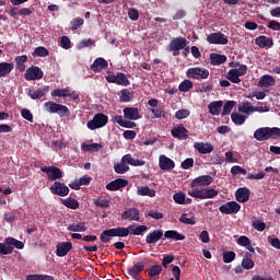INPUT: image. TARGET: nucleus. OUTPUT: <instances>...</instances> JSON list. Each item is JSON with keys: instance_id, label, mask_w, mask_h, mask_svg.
<instances>
[{"instance_id": "f257e3e1", "label": "nucleus", "mask_w": 280, "mask_h": 280, "mask_svg": "<svg viewBox=\"0 0 280 280\" xmlns=\"http://www.w3.org/2000/svg\"><path fill=\"white\" fill-rule=\"evenodd\" d=\"M163 237L167 240H173V241H185L186 237L184 234H179L178 231L176 230H153L150 234L147 235L145 237V243L147 244H156L159 241L163 240Z\"/></svg>"}, {"instance_id": "f03ea898", "label": "nucleus", "mask_w": 280, "mask_h": 280, "mask_svg": "<svg viewBox=\"0 0 280 280\" xmlns=\"http://www.w3.org/2000/svg\"><path fill=\"white\" fill-rule=\"evenodd\" d=\"M127 236H129V229L125 226H117L110 230H104L101 233L100 238L103 244H109L113 237L124 238Z\"/></svg>"}, {"instance_id": "7ed1b4c3", "label": "nucleus", "mask_w": 280, "mask_h": 280, "mask_svg": "<svg viewBox=\"0 0 280 280\" xmlns=\"http://www.w3.org/2000/svg\"><path fill=\"white\" fill-rule=\"evenodd\" d=\"M254 138L256 141H268L270 138L277 140L280 138V128L261 127L255 130Z\"/></svg>"}, {"instance_id": "20e7f679", "label": "nucleus", "mask_w": 280, "mask_h": 280, "mask_svg": "<svg viewBox=\"0 0 280 280\" xmlns=\"http://www.w3.org/2000/svg\"><path fill=\"white\" fill-rule=\"evenodd\" d=\"M150 260L149 258L141 257L137 260V262H133L132 267H127V272L129 276H131L132 279L138 280L141 272L144 271L147 266H149Z\"/></svg>"}, {"instance_id": "39448f33", "label": "nucleus", "mask_w": 280, "mask_h": 280, "mask_svg": "<svg viewBox=\"0 0 280 280\" xmlns=\"http://www.w3.org/2000/svg\"><path fill=\"white\" fill-rule=\"evenodd\" d=\"M188 196L191 198H197L200 200L215 198L219 195V191L214 188H202V189H192L187 191Z\"/></svg>"}, {"instance_id": "423d86ee", "label": "nucleus", "mask_w": 280, "mask_h": 280, "mask_svg": "<svg viewBox=\"0 0 280 280\" xmlns=\"http://www.w3.org/2000/svg\"><path fill=\"white\" fill-rule=\"evenodd\" d=\"M44 107H46V110L49 114H58L59 117H70L71 112L70 109L62 104L48 102L44 104Z\"/></svg>"}, {"instance_id": "0eeeda50", "label": "nucleus", "mask_w": 280, "mask_h": 280, "mask_svg": "<svg viewBox=\"0 0 280 280\" xmlns=\"http://www.w3.org/2000/svg\"><path fill=\"white\" fill-rule=\"evenodd\" d=\"M108 121H109L108 116L102 113H97V114H94L92 120L88 121L86 127L88 129L96 130V129L104 128Z\"/></svg>"}, {"instance_id": "6e6552de", "label": "nucleus", "mask_w": 280, "mask_h": 280, "mask_svg": "<svg viewBox=\"0 0 280 280\" xmlns=\"http://www.w3.org/2000/svg\"><path fill=\"white\" fill-rule=\"evenodd\" d=\"M209 75H210L209 70L200 67L188 68L186 71V77L188 79H192L197 81L209 79Z\"/></svg>"}, {"instance_id": "1a4fd4ad", "label": "nucleus", "mask_w": 280, "mask_h": 280, "mask_svg": "<svg viewBox=\"0 0 280 280\" xmlns=\"http://www.w3.org/2000/svg\"><path fill=\"white\" fill-rule=\"evenodd\" d=\"M106 81L108 83H114V84H117L120 86H129L130 85V81H129V79H127V77L124 72H117L116 75L108 74L106 77Z\"/></svg>"}, {"instance_id": "9d476101", "label": "nucleus", "mask_w": 280, "mask_h": 280, "mask_svg": "<svg viewBox=\"0 0 280 280\" xmlns=\"http://www.w3.org/2000/svg\"><path fill=\"white\" fill-rule=\"evenodd\" d=\"M43 77L44 72L37 66L27 68L26 72L24 73V79H26V81H38L42 80Z\"/></svg>"}, {"instance_id": "9b49d317", "label": "nucleus", "mask_w": 280, "mask_h": 280, "mask_svg": "<svg viewBox=\"0 0 280 280\" xmlns=\"http://www.w3.org/2000/svg\"><path fill=\"white\" fill-rule=\"evenodd\" d=\"M207 42L210 45H228L229 38L221 32L207 35Z\"/></svg>"}, {"instance_id": "f8f14e48", "label": "nucleus", "mask_w": 280, "mask_h": 280, "mask_svg": "<svg viewBox=\"0 0 280 280\" xmlns=\"http://www.w3.org/2000/svg\"><path fill=\"white\" fill-rule=\"evenodd\" d=\"M49 190L51 191V194L62 198L67 197L68 194H70V188H68L67 185L61 182H55Z\"/></svg>"}, {"instance_id": "ddd939ff", "label": "nucleus", "mask_w": 280, "mask_h": 280, "mask_svg": "<svg viewBox=\"0 0 280 280\" xmlns=\"http://www.w3.org/2000/svg\"><path fill=\"white\" fill-rule=\"evenodd\" d=\"M42 172L47 174L49 180H56L62 178V172L60 168L56 166H44L42 167Z\"/></svg>"}, {"instance_id": "4468645a", "label": "nucleus", "mask_w": 280, "mask_h": 280, "mask_svg": "<svg viewBox=\"0 0 280 280\" xmlns=\"http://www.w3.org/2000/svg\"><path fill=\"white\" fill-rule=\"evenodd\" d=\"M213 183V177L210 175L199 176L191 180L190 187H208Z\"/></svg>"}, {"instance_id": "2eb2a0df", "label": "nucleus", "mask_w": 280, "mask_h": 280, "mask_svg": "<svg viewBox=\"0 0 280 280\" xmlns=\"http://www.w3.org/2000/svg\"><path fill=\"white\" fill-rule=\"evenodd\" d=\"M219 210L221 213H224V214H235V213L240 212L241 206H240V203H237L235 201H230L225 205H222L219 208Z\"/></svg>"}, {"instance_id": "dca6fc26", "label": "nucleus", "mask_w": 280, "mask_h": 280, "mask_svg": "<svg viewBox=\"0 0 280 280\" xmlns=\"http://www.w3.org/2000/svg\"><path fill=\"white\" fill-rule=\"evenodd\" d=\"M171 135L179 141H186L189 138L188 129H186L184 125L173 128Z\"/></svg>"}, {"instance_id": "f3484780", "label": "nucleus", "mask_w": 280, "mask_h": 280, "mask_svg": "<svg viewBox=\"0 0 280 280\" xmlns=\"http://www.w3.org/2000/svg\"><path fill=\"white\" fill-rule=\"evenodd\" d=\"M121 219L124 221H140V210L137 208H128L122 211Z\"/></svg>"}, {"instance_id": "a211bd4d", "label": "nucleus", "mask_w": 280, "mask_h": 280, "mask_svg": "<svg viewBox=\"0 0 280 280\" xmlns=\"http://www.w3.org/2000/svg\"><path fill=\"white\" fill-rule=\"evenodd\" d=\"M127 185H129V180L127 179H121V178L114 179L110 183L106 184V190L117 191L126 187Z\"/></svg>"}, {"instance_id": "6ab92c4d", "label": "nucleus", "mask_w": 280, "mask_h": 280, "mask_svg": "<svg viewBox=\"0 0 280 280\" xmlns=\"http://www.w3.org/2000/svg\"><path fill=\"white\" fill-rule=\"evenodd\" d=\"M187 40L185 37H175L168 44L167 50H183L186 48Z\"/></svg>"}, {"instance_id": "aec40b11", "label": "nucleus", "mask_w": 280, "mask_h": 280, "mask_svg": "<svg viewBox=\"0 0 280 280\" xmlns=\"http://www.w3.org/2000/svg\"><path fill=\"white\" fill-rule=\"evenodd\" d=\"M72 249V243L71 242H59L57 244V250L55 252V255L58 257H65L67 256Z\"/></svg>"}, {"instance_id": "412c9836", "label": "nucleus", "mask_w": 280, "mask_h": 280, "mask_svg": "<svg viewBox=\"0 0 280 280\" xmlns=\"http://www.w3.org/2000/svg\"><path fill=\"white\" fill-rule=\"evenodd\" d=\"M107 67H109V63L103 57H98V58L94 59V61L91 66V70L94 73H98V72L105 70Z\"/></svg>"}, {"instance_id": "4be33fe9", "label": "nucleus", "mask_w": 280, "mask_h": 280, "mask_svg": "<svg viewBox=\"0 0 280 280\" xmlns=\"http://www.w3.org/2000/svg\"><path fill=\"white\" fill-rule=\"evenodd\" d=\"M122 114L125 118L132 121L139 120L141 118L139 109L136 107H125L122 109Z\"/></svg>"}, {"instance_id": "5701e85b", "label": "nucleus", "mask_w": 280, "mask_h": 280, "mask_svg": "<svg viewBox=\"0 0 280 280\" xmlns=\"http://www.w3.org/2000/svg\"><path fill=\"white\" fill-rule=\"evenodd\" d=\"M250 197V191L248 188L244 187V188H238L235 191V198L236 201L241 202V203H245L248 202Z\"/></svg>"}, {"instance_id": "b1692460", "label": "nucleus", "mask_w": 280, "mask_h": 280, "mask_svg": "<svg viewBox=\"0 0 280 280\" xmlns=\"http://www.w3.org/2000/svg\"><path fill=\"white\" fill-rule=\"evenodd\" d=\"M194 148L199 152L200 154H210L214 151L213 144L205 143V142H195Z\"/></svg>"}, {"instance_id": "393cba45", "label": "nucleus", "mask_w": 280, "mask_h": 280, "mask_svg": "<svg viewBox=\"0 0 280 280\" xmlns=\"http://www.w3.org/2000/svg\"><path fill=\"white\" fill-rule=\"evenodd\" d=\"M255 45H258L259 48H272L273 39L271 37H266L261 35L255 38Z\"/></svg>"}, {"instance_id": "a878e982", "label": "nucleus", "mask_w": 280, "mask_h": 280, "mask_svg": "<svg viewBox=\"0 0 280 280\" xmlns=\"http://www.w3.org/2000/svg\"><path fill=\"white\" fill-rule=\"evenodd\" d=\"M175 162L172 161L168 156L161 155L160 156V168L164 172H168L174 170Z\"/></svg>"}, {"instance_id": "bb28decb", "label": "nucleus", "mask_w": 280, "mask_h": 280, "mask_svg": "<svg viewBox=\"0 0 280 280\" xmlns=\"http://www.w3.org/2000/svg\"><path fill=\"white\" fill-rule=\"evenodd\" d=\"M276 83H277V80H275L272 75L265 74L264 77L260 78L258 82V86L267 89L270 86H275Z\"/></svg>"}, {"instance_id": "cd10ccee", "label": "nucleus", "mask_w": 280, "mask_h": 280, "mask_svg": "<svg viewBox=\"0 0 280 280\" xmlns=\"http://www.w3.org/2000/svg\"><path fill=\"white\" fill-rule=\"evenodd\" d=\"M228 61V57L224 55H219L217 52H211L210 54V63L211 66H221Z\"/></svg>"}, {"instance_id": "c85d7f7f", "label": "nucleus", "mask_w": 280, "mask_h": 280, "mask_svg": "<svg viewBox=\"0 0 280 280\" xmlns=\"http://www.w3.org/2000/svg\"><path fill=\"white\" fill-rule=\"evenodd\" d=\"M67 230L73 233H84L88 228L85 222H73L72 224L68 225Z\"/></svg>"}, {"instance_id": "c756f323", "label": "nucleus", "mask_w": 280, "mask_h": 280, "mask_svg": "<svg viewBox=\"0 0 280 280\" xmlns=\"http://www.w3.org/2000/svg\"><path fill=\"white\" fill-rule=\"evenodd\" d=\"M114 121H116V124L118 126H121L122 128H126V129H135L136 126H137L136 122H131L130 120H126L120 115H117L116 117H114Z\"/></svg>"}, {"instance_id": "7c9ffc66", "label": "nucleus", "mask_w": 280, "mask_h": 280, "mask_svg": "<svg viewBox=\"0 0 280 280\" xmlns=\"http://www.w3.org/2000/svg\"><path fill=\"white\" fill-rule=\"evenodd\" d=\"M223 106V101H217L208 104V113L212 116H219L221 107Z\"/></svg>"}, {"instance_id": "2f4dec72", "label": "nucleus", "mask_w": 280, "mask_h": 280, "mask_svg": "<svg viewBox=\"0 0 280 280\" xmlns=\"http://www.w3.org/2000/svg\"><path fill=\"white\" fill-rule=\"evenodd\" d=\"M148 229L147 225H138L137 228L135 225H128L129 235L133 236H142Z\"/></svg>"}, {"instance_id": "473e14b6", "label": "nucleus", "mask_w": 280, "mask_h": 280, "mask_svg": "<svg viewBox=\"0 0 280 280\" xmlns=\"http://www.w3.org/2000/svg\"><path fill=\"white\" fill-rule=\"evenodd\" d=\"M163 272V267L161 265H152L150 268L147 269V275L151 279H155Z\"/></svg>"}, {"instance_id": "72a5a7b5", "label": "nucleus", "mask_w": 280, "mask_h": 280, "mask_svg": "<svg viewBox=\"0 0 280 280\" xmlns=\"http://www.w3.org/2000/svg\"><path fill=\"white\" fill-rule=\"evenodd\" d=\"M11 71H13V63L0 62V78L10 75Z\"/></svg>"}, {"instance_id": "f704fd0d", "label": "nucleus", "mask_w": 280, "mask_h": 280, "mask_svg": "<svg viewBox=\"0 0 280 280\" xmlns=\"http://www.w3.org/2000/svg\"><path fill=\"white\" fill-rule=\"evenodd\" d=\"M137 194L138 196H142V197H150V198L155 197V190L149 188L148 186L138 187Z\"/></svg>"}, {"instance_id": "c9c22d12", "label": "nucleus", "mask_w": 280, "mask_h": 280, "mask_svg": "<svg viewBox=\"0 0 280 280\" xmlns=\"http://www.w3.org/2000/svg\"><path fill=\"white\" fill-rule=\"evenodd\" d=\"M4 244L9 245L10 247H14L18 248L19 250H22L23 248H25V244H23L22 241H18L14 237H7V240H4Z\"/></svg>"}, {"instance_id": "e433bc0d", "label": "nucleus", "mask_w": 280, "mask_h": 280, "mask_svg": "<svg viewBox=\"0 0 280 280\" xmlns=\"http://www.w3.org/2000/svg\"><path fill=\"white\" fill-rule=\"evenodd\" d=\"M51 96L52 98H67V96H70V90L68 88H63V89H55L51 92Z\"/></svg>"}, {"instance_id": "4c0bfd02", "label": "nucleus", "mask_w": 280, "mask_h": 280, "mask_svg": "<svg viewBox=\"0 0 280 280\" xmlns=\"http://www.w3.org/2000/svg\"><path fill=\"white\" fill-rule=\"evenodd\" d=\"M61 203L62 206H66L68 209H79L80 208V202H78L77 199H72V198H67V199H61Z\"/></svg>"}, {"instance_id": "58836bf2", "label": "nucleus", "mask_w": 280, "mask_h": 280, "mask_svg": "<svg viewBox=\"0 0 280 280\" xmlns=\"http://www.w3.org/2000/svg\"><path fill=\"white\" fill-rule=\"evenodd\" d=\"M129 171L130 167L124 162L114 164V172H116L118 175H125Z\"/></svg>"}, {"instance_id": "ea45409f", "label": "nucleus", "mask_w": 280, "mask_h": 280, "mask_svg": "<svg viewBox=\"0 0 280 280\" xmlns=\"http://www.w3.org/2000/svg\"><path fill=\"white\" fill-rule=\"evenodd\" d=\"M103 148L100 143H92L86 144L85 142L82 143V150L85 152H98Z\"/></svg>"}, {"instance_id": "a19ab883", "label": "nucleus", "mask_w": 280, "mask_h": 280, "mask_svg": "<svg viewBox=\"0 0 280 280\" xmlns=\"http://www.w3.org/2000/svg\"><path fill=\"white\" fill-rule=\"evenodd\" d=\"M246 117L242 114L238 113H232L231 114V120L234 122L236 126H243L245 122Z\"/></svg>"}, {"instance_id": "79ce46f5", "label": "nucleus", "mask_w": 280, "mask_h": 280, "mask_svg": "<svg viewBox=\"0 0 280 280\" xmlns=\"http://www.w3.org/2000/svg\"><path fill=\"white\" fill-rule=\"evenodd\" d=\"M240 74H237V71H228L226 73V79L228 81L232 82V83H235V84H238L241 82V79H240Z\"/></svg>"}, {"instance_id": "37998d69", "label": "nucleus", "mask_w": 280, "mask_h": 280, "mask_svg": "<svg viewBox=\"0 0 280 280\" xmlns=\"http://www.w3.org/2000/svg\"><path fill=\"white\" fill-rule=\"evenodd\" d=\"M180 223L185 225H196L195 217L188 218V214L183 213L179 218Z\"/></svg>"}, {"instance_id": "c03bdc74", "label": "nucleus", "mask_w": 280, "mask_h": 280, "mask_svg": "<svg viewBox=\"0 0 280 280\" xmlns=\"http://www.w3.org/2000/svg\"><path fill=\"white\" fill-rule=\"evenodd\" d=\"M27 95L32 100H39L46 95V90L38 89L37 91H35L33 93H32V91H28Z\"/></svg>"}, {"instance_id": "a18cd8bd", "label": "nucleus", "mask_w": 280, "mask_h": 280, "mask_svg": "<svg viewBox=\"0 0 280 280\" xmlns=\"http://www.w3.org/2000/svg\"><path fill=\"white\" fill-rule=\"evenodd\" d=\"M191 88H194V83L190 80H183L179 84V91L182 93L190 91Z\"/></svg>"}, {"instance_id": "49530a36", "label": "nucleus", "mask_w": 280, "mask_h": 280, "mask_svg": "<svg viewBox=\"0 0 280 280\" xmlns=\"http://www.w3.org/2000/svg\"><path fill=\"white\" fill-rule=\"evenodd\" d=\"M94 206L101 209H107L110 206V201L107 199L97 198L93 201Z\"/></svg>"}, {"instance_id": "de8ad7c7", "label": "nucleus", "mask_w": 280, "mask_h": 280, "mask_svg": "<svg viewBox=\"0 0 280 280\" xmlns=\"http://www.w3.org/2000/svg\"><path fill=\"white\" fill-rule=\"evenodd\" d=\"M235 102L234 101H228L225 104H224V107L222 108V113L221 115L222 116H228L231 110H233L234 106H235Z\"/></svg>"}, {"instance_id": "09e8293b", "label": "nucleus", "mask_w": 280, "mask_h": 280, "mask_svg": "<svg viewBox=\"0 0 280 280\" xmlns=\"http://www.w3.org/2000/svg\"><path fill=\"white\" fill-rule=\"evenodd\" d=\"M238 112L242 114L255 113V107L250 106V103H244L240 105Z\"/></svg>"}, {"instance_id": "8fccbe9b", "label": "nucleus", "mask_w": 280, "mask_h": 280, "mask_svg": "<svg viewBox=\"0 0 280 280\" xmlns=\"http://www.w3.org/2000/svg\"><path fill=\"white\" fill-rule=\"evenodd\" d=\"M13 253V246L7 245L5 243H0V255L8 256Z\"/></svg>"}, {"instance_id": "3c124183", "label": "nucleus", "mask_w": 280, "mask_h": 280, "mask_svg": "<svg viewBox=\"0 0 280 280\" xmlns=\"http://www.w3.org/2000/svg\"><path fill=\"white\" fill-rule=\"evenodd\" d=\"M235 256L234 252H224L222 253V260H224V264H231L234 261Z\"/></svg>"}, {"instance_id": "603ef678", "label": "nucleus", "mask_w": 280, "mask_h": 280, "mask_svg": "<svg viewBox=\"0 0 280 280\" xmlns=\"http://www.w3.org/2000/svg\"><path fill=\"white\" fill-rule=\"evenodd\" d=\"M186 195L184 191H177L173 194V201L176 202V205H182L185 202Z\"/></svg>"}, {"instance_id": "864d4df0", "label": "nucleus", "mask_w": 280, "mask_h": 280, "mask_svg": "<svg viewBox=\"0 0 280 280\" xmlns=\"http://www.w3.org/2000/svg\"><path fill=\"white\" fill-rule=\"evenodd\" d=\"M131 98H132V94H131V92H129V90H127V89L121 90L120 102L127 103V102H130Z\"/></svg>"}, {"instance_id": "5fc2aeb1", "label": "nucleus", "mask_w": 280, "mask_h": 280, "mask_svg": "<svg viewBox=\"0 0 280 280\" xmlns=\"http://www.w3.org/2000/svg\"><path fill=\"white\" fill-rule=\"evenodd\" d=\"M190 116V110L188 109H179L175 113L176 119L183 120Z\"/></svg>"}, {"instance_id": "6e6d98bb", "label": "nucleus", "mask_w": 280, "mask_h": 280, "mask_svg": "<svg viewBox=\"0 0 280 280\" xmlns=\"http://www.w3.org/2000/svg\"><path fill=\"white\" fill-rule=\"evenodd\" d=\"M82 25H84V19L77 18L71 21V30L72 31L79 30Z\"/></svg>"}, {"instance_id": "4d7b16f0", "label": "nucleus", "mask_w": 280, "mask_h": 280, "mask_svg": "<svg viewBox=\"0 0 280 280\" xmlns=\"http://www.w3.org/2000/svg\"><path fill=\"white\" fill-rule=\"evenodd\" d=\"M255 267V261L250 258H244L242 259V268L245 270H250Z\"/></svg>"}, {"instance_id": "13d9d810", "label": "nucleus", "mask_w": 280, "mask_h": 280, "mask_svg": "<svg viewBox=\"0 0 280 280\" xmlns=\"http://www.w3.org/2000/svg\"><path fill=\"white\" fill-rule=\"evenodd\" d=\"M151 113L153 114V118H164L165 117V110L163 107L152 108Z\"/></svg>"}, {"instance_id": "bf43d9fd", "label": "nucleus", "mask_w": 280, "mask_h": 280, "mask_svg": "<svg viewBox=\"0 0 280 280\" xmlns=\"http://www.w3.org/2000/svg\"><path fill=\"white\" fill-rule=\"evenodd\" d=\"M252 226H254V229L258 232H264L266 229V223L264 221L256 220L252 223Z\"/></svg>"}, {"instance_id": "052dcab7", "label": "nucleus", "mask_w": 280, "mask_h": 280, "mask_svg": "<svg viewBox=\"0 0 280 280\" xmlns=\"http://www.w3.org/2000/svg\"><path fill=\"white\" fill-rule=\"evenodd\" d=\"M34 54L37 55L38 57L45 58L49 55L48 49H46L43 46H39L34 49Z\"/></svg>"}, {"instance_id": "680f3d73", "label": "nucleus", "mask_w": 280, "mask_h": 280, "mask_svg": "<svg viewBox=\"0 0 280 280\" xmlns=\"http://www.w3.org/2000/svg\"><path fill=\"white\" fill-rule=\"evenodd\" d=\"M182 170H189L190 167H194V159L187 158L185 161L180 164Z\"/></svg>"}, {"instance_id": "e2e57ef3", "label": "nucleus", "mask_w": 280, "mask_h": 280, "mask_svg": "<svg viewBox=\"0 0 280 280\" xmlns=\"http://www.w3.org/2000/svg\"><path fill=\"white\" fill-rule=\"evenodd\" d=\"M231 174L232 175H246L245 168H242L240 165H235L231 167Z\"/></svg>"}, {"instance_id": "0e129e2a", "label": "nucleus", "mask_w": 280, "mask_h": 280, "mask_svg": "<svg viewBox=\"0 0 280 280\" xmlns=\"http://www.w3.org/2000/svg\"><path fill=\"white\" fill-rule=\"evenodd\" d=\"M128 18H130V20L132 21H138L140 18V13L137 9L131 8L130 10H128Z\"/></svg>"}, {"instance_id": "69168bd1", "label": "nucleus", "mask_w": 280, "mask_h": 280, "mask_svg": "<svg viewBox=\"0 0 280 280\" xmlns=\"http://www.w3.org/2000/svg\"><path fill=\"white\" fill-rule=\"evenodd\" d=\"M60 46H61V48H63L66 50L70 49L71 48V40H70V38L67 37V36H62L61 37V42H60Z\"/></svg>"}, {"instance_id": "338daca9", "label": "nucleus", "mask_w": 280, "mask_h": 280, "mask_svg": "<svg viewBox=\"0 0 280 280\" xmlns=\"http://www.w3.org/2000/svg\"><path fill=\"white\" fill-rule=\"evenodd\" d=\"M267 241L271 245V247L277 248L280 250V240L278 237H267Z\"/></svg>"}, {"instance_id": "774afa93", "label": "nucleus", "mask_w": 280, "mask_h": 280, "mask_svg": "<svg viewBox=\"0 0 280 280\" xmlns=\"http://www.w3.org/2000/svg\"><path fill=\"white\" fill-rule=\"evenodd\" d=\"M237 243L242 246V247H249L250 246V240L249 237L246 236H241L237 241Z\"/></svg>"}]
</instances>
